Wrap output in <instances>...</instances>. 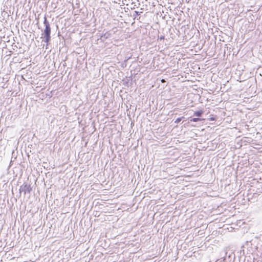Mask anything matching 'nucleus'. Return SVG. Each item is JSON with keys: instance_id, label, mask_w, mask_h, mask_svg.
<instances>
[{"instance_id": "nucleus-5", "label": "nucleus", "mask_w": 262, "mask_h": 262, "mask_svg": "<svg viewBox=\"0 0 262 262\" xmlns=\"http://www.w3.org/2000/svg\"><path fill=\"white\" fill-rule=\"evenodd\" d=\"M182 120V118H178L174 121L176 123H179Z\"/></svg>"}, {"instance_id": "nucleus-8", "label": "nucleus", "mask_w": 262, "mask_h": 262, "mask_svg": "<svg viewBox=\"0 0 262 262\" xmlns=\"http://www.w3.org/2000/svg\"><path fill=\"white\" fill-rule=\"evenodd\" d=\"M161 82L164 83L165 82V80L164 79H162L161 80Z\"/></svg>"}, {"instance_id": "nucleus-3", "label": "nucleus", "mask_w": 262, "mask_h": 262, "mask_svg": "<svg viewBox=\"0 0 262 262\" xmlns=\"http://www.w3.org/2000/svg\"><path fill=\"white\" fill-rule=\"evenodd\" d=\"M204 113V111L203 110H199L198 111H195L194 113V116L197 117H201Z\"/></svg>"}, {"instance_id": "nucleus-7", "label": "nucleus", "mask_w": 262, "mask_h": 262, "mask_svg": "<svg viewBox=\"0 0 262 262\" xmlns=\"http://www.w3.org/2000/svg\"><path fill=\"white\" fill-rule=\"evenodd\" d=\"M164 39H165V37H164V36H163V35L161 36L160 37V40H164Z\"/></svg>"}, {"instance_id": "nucleus-2", "label": "nucleus", "mask_w": 262, "mask_h": 262, "mask_svg": "<svg viewBox=\"0 0 262 262\" xmlns=\"http://www.w3.org/2000/svg\"><path fill=\"white\" fill-rule=\"evenodd\" d=\"M32 190V188L31 187V186L29 184H25L22 187V191L24 192V193H30L31 191Z\"/></svg>"}, {"instance_id": "nucleus-6", "label": "nucleus", "mask_w": 262, "mask_h": 262, "mask_svg": "<svg viewBox=\"0 0 262 262\" xmlns=\"http://www.w3.org/2000/svg\"><path fill=\"white\" fill-rule=\"evenodd\" d=\"M209 120H210V121H214V120H215V118L214 117H210L209 118Z\"/></svg>"}, {"instance_id": "nucleus-4", "label": "nucleus", "mask_w": 262, "mask_h": 262, "mask_svg": "<svg viewBox=\"0 0 262 262\" xmlns=\"http://www.w3.org/2000/svg\"><path fill=\"white\" fill-rule=\"evenodd\" d=\"M205 120V119H204V118L201 119L199 118H192L191 119H190V121L193 122H198L201 120Z\"/></svg>"}, {"instance_id": "nucleus-1", "label": "nucleus", "mask_w": 262, "mask_h": 262, "mask_svg": "<svg viewBox=\"0 0 262 262\" xmlns=\"http://www.w3.org/2000/svg\"><path fill=\"white\" fill-rule=\"evenodd\" d=\"M44 24L46 26V28L44 30V32H43L44 37L45 38V41L47 44H48L51 39V36H50L51 28H50L49 23L47 21L46 19L44 21Z\"/></svg>"}]
</instances>
